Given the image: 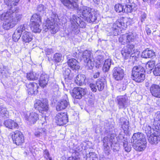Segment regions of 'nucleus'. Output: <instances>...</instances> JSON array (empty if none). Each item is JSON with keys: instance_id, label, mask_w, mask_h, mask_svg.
<instances>
[{"instance_id": "obj_33", "label": "nucleus", "mask_w": 160, "mask_h": 160, "mask_svg": "<svg viewBox=\"0 0 160 160\" xmlns=\"http://www.w3.org/2000/svg\"><path fill=\"white\" fill-rule=\"evenodd\" d=\"M86 78L84 75H78L75 79V82L78 85H82L84 83Z\"/></svg>"}, {"instance_id": "obj_42", "label": "nucleus", "mask_w": 160, "mask_h": 160, "mask_svg": "<svg viewBox=\"0 0 160 160\" xmlns=\"http://www.w3.org/2000/svg\"><path fill=\"white\" fill-rule=\"evenodd\" d=\"M103 142L104 146L106 147V148H105V150H108V149L109 148L108 145V142H110L109 141V138L108 137H105L103 140Z\"/></svg>"}, {"instance_id": "obj_30", "label": "nucleus", "mask_w": 160, "mask_h": 160, "mask_svg": "<svg viewBox=\"0 0 160 160\" xmlns=\"http://www.w3.org/2000/svg\"><path fill=\"white\" fill-rule=\"evenodd\" d=\"M7 12H10L12 15V21L15 25L20 21L22 18V16L21 14L12 12L10 11H8Z\"/></svg>"}, {"instance_id": "obj_18", "label": "nucleus", "mask_w": 160, "mask_h": 160, "mask_svg": "<svg viewBox=\"0 0 160 160\" xmlns=\"http://www.w3.org/2000/svg\"><path fill=\"white\" fill-rule=\"evenodd\" d=\"M69 106L68 98L67 96H65L64 98L61 99L58 102L56 106V109L58 111L61 110L65 109Z\"/></svg>"}, {"instance_id": "obj_46", "label": "nucleus", "mask_w": 160, "mask_h": 160, "mask_svg": "<svg viewBox=\"0 0 160 160\" xmlns=\"http://www.w3.org/2000/svg\"><path fill=\"white\" fill-rule=\"evenodd\" d=\"M46 8L42 4H39L37 7L38 12L43 13L45 10Z\"/></svg>"}, {"instance_id": "obj_48", "label": "nucleus", "mask_w": 160, "mask_h": 160, "mask_svg": "<svg viewBox=\"0 0 160 160\" xmlns=\"http://www.w3.org/2000/svg\"><path fill=\"white\" fill-rule=\"evenodd\" d=\"M123 42L125 43L130 42V35H129L126 34L123 36L122 37Z\"/></svg>"}, {"instance_id": "obj_22", "label": "nucleus", "mask_w": 160, "mask_h": 160, "mask_svg": "<svg viewBox=\"0 0 160 160\" xmlns=\"http://www.w3.org/2000/svg\"><path fill=\"white\" fill-rule=\"evenodd\" d=\"M146 140H142L140 142L132 144V147L136 151L142 152L144 151L146 147Z\"/></svg>"}, {"instance_id": "obj_5", "label": "nucleus", "mask_w": 160, "mask_h": 160, "mask_svg": "<svg viewBox=\"0 0 160 160\" xmlns=\"http://www.w3.org/2000/svg\"><path fill=\"white\" fill-rule=\"evenodd\" d=\"M82 58L84 62L86 63V68L88 69H92L95 65V62L91 52L89 50H85L83 52Z\"/></svg>"}, {"instance_id": "obj_53", "label": "nucleus", "mask_w": 160, "mask_h": 160, "mask_svg": "<svg viewBox=\"0 0 160 160\" xmlns=\"http://www.w3.org/2000/svg\"><path fill=\"white\" fill-rule=\"evenodd\" d=\"M20 0H11L10 2V4L9 6L13 5L14 6L17 5Z\"/></svg>"}, {"instance_id": "obj_9", "label": "nucleus", "mask_w": 160, "mask_h": 160, "mask_svg": "<svg viewBox=\"0 0 160 160\" xmlns=\"http://www.w3.org/2000/svg\"><path fill=\"white\" fill-rule=\"evenodd\" d=\"M106 84V82L105 79L102 78L98 79L96 84L91 83L89 86L92 91L95 92L97 90L96 87L99 91H102L104 89Z\"/></svg>"}, {"instance_id": "obj_43", "label": "nucleus", "mask_w": 160, "mask_h": 160, "mask_svg": "<svg viewBox=\"0 0 160 160\" xmlns=\"http://www.w3.org/2000/svg\"><path fill=\"white\" fill-rule=\"evenodd\" d=\"M21 34L18 33V32L15 30L12 35V39L13 41L15 42H18L21 37Z\"/></svg>"}, {"instance_id": "obj_27", "label": "nucleus", "mask_w": 160, "mask_h": 160, "mask_svg": "<svg viewBox=\"0 0 160 160\" xmlns=\"http://www.w3.org/2000/svg\"><path fill=\"white\" fill-rule=\"evenodd\" d=\"M78 1L74 0H67L64 5L69 9H77L78 7Z\"/></svg>"}, {"instance_id": "obj_13", "label": "nucleus", "mask_w": 160, "mask_h": 160, "mask_svg": "<svg viewBox=\"0 0 160 160\" xmlns=\"http://www.w3.org/2000/svg\"><path fill=\"white\" fill-rule=\"evenodd\" d=\"M56 123L59 126L65 124L68 122V118L65 113H58L55 117Z\"/></svg>"}, {"instance_id": "obj_64", "label": "nucleus", "mask_w": 160, "mask_h": 160, "mask_svg": "<svg viewBox=\"0 0 160 160\" xmlns=\"http://www.w3.org/2000/svg\"><path fill=\"white\" fill-rule=\"evenodd\" d=\"M145 86L146 87H148L149 86V83L148 82H146L145 83Z\"/></svg>"}, {"instance_id": "obj_52", "label": "nucleus", "mask_w": 160, "mask_h": 160, "mask_svg": "<svg viewBox=\"0 0 160 160\" xmlns=\"http://www.w3.org/2000/svg\"><path fill=\"white\" fill-rule=\"evenodd\" d=\"M137 9V5L134 3L131 4V12L133 11H135Z\"/></svg>"}, {"instance_id": "obj_17", "label": "nucleus", "mask_w": 160, "mask_h": 160, "mask_svg": "<svg viewBox=\"0 0 160 160\" xmlns=\"http://www.w3.org/2000/svg\"><path fill=\"white\" fill-rule=\"evenodd\" d=\"M25 120L28 121L29 124H34L38 119V115L35 112H28L25 115Z\"/></svg>"}, {"instance_id": "obj_10", "label": "nucleus", "mask_w": 160, "mask_h": 160, "mask_svg": "<svg viewBox=\"0 0 160 160\" xmlns=\"http://www.w3.org/2000/svg\"><path fill=\"white\" fill-rule=\"evenodd\" d=\"M154 132L148 137V141L152 144H157L160 141V130L152 127Z\"/></svg>"}, {"instance_id": "obj_31", "label": "nucleus", "mask_w": 160, "mask_h": 160, "mask_svg": "<svg viewBox=\"0 0 160 160\" xmlns=\"http://www.w3.org/2000/svg\"><path fill=\"white\" fill-rule=\"evenodd\" d=\"M22 34V39L23 42L29 43L32 40V36L30 32L26 31Z\"/></svg>"}, {"instance_id": "obj_16", "label": "nucleus", "mask_w": 160, "mask_h": 160, "mask_svg": "<svg viewBox=\"0 0 160 160\" xmlns=\"http://www.w3.org/2000/svg\"><path fill=\"white\" fill-rule=\"evenodd\" d=\"M113 77L117 81L121 80L124 77V71L120 67L114 68L112 71Z\"/></svg>"}, {"instance_id": "obj_8", "label": "nucleus", "mask_w": 160, "mask_h": 160, "mask_svg": "<svg viewBox=\"0 0 160 160\" xmlns=\"http://www.w3.org/2000/svg\"><path fill=\"white\" fill-rule=\"evenodd\" d=\"M43 28L46 31L48 30L51 31L52 34L55 33L58 31V28L57 24L54 22L53 19L50 20L47 19L45 23H43Z\"/></svg>"}, {"instance_id": "obj_44", "label": "nucleus", "mask_w": 160, "mask_h": 160, "mask_svg": "<svg viewBox=\"0 0 160 160\" xmlns=\"http://www.w3.org/2000/svg\"><path fill=\"white\" fill-rule=\"evenodd\" d=\"M62 55L60 53H56L54 55L53 60L56 62H59L62 59Z\"/></svg>"}, {"instance_id": "obj_25", "label": "nucleus", "mask_w": 160, "mask_h": 160, "mask_svg": "<svg viewBox=\"0 0 160 160\" xmlns=\"http://www.w3.org/2000/svg\"><path fill=\"white\" fill-rule=\"evenodd\" d=\"M49 78L48 75L47 74H41L39 81L40 86L42 88L46 86L48 81Z\"/></svg>"}, {"instance_id": "obj_3", "label": "nucleus", "mask_w": 160, "mask_h": 160, "mask_svg": "<svg viewBox=\"0 0 160 160\" xmlns=\"http://www.w3.org/2000/svg\"><path fill=\"white\" fill-rule=\"evenodd\" d=\"M81 12L80 17L88 22H94L97 20V13L95 12L92 11L91 9L89 7L83 8Z\"/></svg>"}, {"instance_id": "obj_49", "label": "nucleus", "mask_w": 160, "mask_h": 160, "mask_svg": "<svg viewBox=\"0 0 160 160\" xmlns=\"http://www.w3.org/2000/svg\"><path fill=\"white\" fill-rule=\"evenodd\" d=\"M43 155L44 158L46 159H48L49 158V154L48 150L46 149L44 151Z\"/></svg>"}, {"instance_id": "obj_20", "label": "nucleus", "mask_w": 160, "mask_h": 160, "mask_svg": "<svg viewBox=\"0 0 160 160\" xmlns=\"http://www.w3.org/2000/svg\"><path fill=\"white\" fill-rule=\"evenodd\" d=\"M152 95L157 98H160V86L156 84H152L150 87Z\"/></svg>"}, {"instance_id": "obj_38", "label": "nucleus", "mask_w": 160, "mask_h": 160, "mask_svg": "<svg viewBox=\"0 0 160 160\" xmlns=\"http://www.w3.org/2000/svg\"><path fill=\"white\" fill-rule=\"evenodd\" d=\"M38 76V74L34 72H30L27 73V78L28 80H34L37 79Z\"/></svg>"}, {"instance_id": "obj_23", "label": "nucleus", "mask_w": 160, "mask_h": 160, "mask_svg": "<svg viewBox=\"0 0 160 160\" xmlns=\"http://www.w3.org/2000/svg\"><path fill=\"white\" fill-rule=\"evenodd\" d=\"M134 46L131 44V60L133 63L138 61L139 56V52L136 49H133Z\"/></svg>"}, {"instance_id": "obj_62", "label": "nucleus", "mask_w": 160, "mask_h": 160, "mask_svg": "<svg viewBox=\"0 0 160 160\" xmlns=\"http://www.w3.org/2000/svg\"><path fill=\"white\" fill-rule=\"evenodd\" d=\"M61 2L63 3V5L66 2L67 0H60Z\"/></svg>"}, {"instance_id": "obj_19", "label": "nucleus", "mask_w": 160, "mask_h": 160, "mask_svg": "<svg viewBox=\"0 0 160 160\" xmlns=\"http://www.w3.org/2000/svg\"><path fill=\"white\" fill-rule=\"evenodd\" d=\"M146 140L144 135L142 133L138 132L133 134L131 139V142L132 144H133Z\"/></svg>"}, {"instance_id": "obj_63", "label": "nucleus", "mask_w": 160, "mask_h": 160, "mask_svg": "<svg viewBox=\"0 0 160 160\" xmlns=\"http://www.w3.org/2000/svg\"><path fill=\"white\" fill-rule=\"evenodd\" d=\"M114 138L113 137H112V136H111V137H110V139H109V141H110V142H112V139H113Z\"/></svg>"}, {"instance_id": "obj_7", "label": "nucleus", "mask_w": 160, "mask_h": 160, "mask_svg": "<svg viewBox=\"0 0 160 160\" xmlns=\"http://www.w3.org/2000/svg\"><path fill=\"white\" fill-rule=\"evenodd\" d=\"M31 28L35 32H40L41 29L40 27L39 22H41V17L37 14H33L31 19Z\"/></svg>"}, {"instance_id": "obj_37", "label": "nucleus", "mask_w": 160, "mask_h": 160, "mask_svg": "<svg viewBox=\"0 0 160 160\" xmlns=\"http://www.w3.org/2000/svg\"><path fill=\"white\" fill-rule=\"evenodd\" d=\"M111 63V60L110 59H106L104 62L102 67V70L103 72H107L109 70Z\"/></svg>"}, {"instance_id": "obj_39", "label": "nucleus", "mask_w": 160, "mask_h": 160, "mask_svg": "<svg viewBox=\"0 0 160 160\" xmlns=\"http://www.w3.org/2000/svg\"><path fill=\"white\" fill-rule=\"evenodd\" d=\"M28 25L26 24H22L19 26L16 30L17 32L21 34L22 33L28 30Z\"/></svg>"}, {"instance_id": "obj_1", "label": "nucleus", "mask_w": 160, "mask_h": 160, "mask_svg": "<svg viewBox=\"0 0 160 160\" xmlns=\"http://www.w3.org/2000/svg\"><path fill=\"white\" fill-rule=\"evenodd\" d=\"M127 27V24L122 22L121 20L116 21L112 27L106 28L107 34L108 36H117L121 33L122 29H125Z\"/></svg>"}, {"instance_id": "obj_55", "label": "nucleus", "mask_w": 160, "mask_h": 160, "mask_svg": "<svg viewBox=\"0 0 160 160\" xmlns=\"http://www.w3.org/2000/svg\"><path fill=\"white\" fill-rule=\"evenodd\" d=\"M45 51L47 53V54H49L53 52L52 49L51 48H46L45 49Z\"/></svg>"}, {"instance_id": "obj_58", "label": "nucleus", "mask_w": 160, "mask_h": 160, "mask_svg": "<svg viewBox=\"0 0 160 160\" xmlns=\"http://www.w3.org/2000/svg\"><path fill=\"white\" fill-rule=\"evenodd\" d=\"M99 75L100 72H97L94 75L93 77L94 78H97L99 77Z\"/></svg>"}, {"instance_id": "obj_47", "label": "nucleus", "mask_w": 160, "mask_h": 160, "mask_svg": "<svg viewBox=\"0 0 160 160\" xmlns=\"http://www.w3.org/2000/svg\"><path fill=\"white\" fill-rule=\"evenodd\" d=\"M45 134V131L42 129H40L39 131H36L34 132V135L36 137H38L41 136L42 134Z\"/></svg>"}, {"instance_id": "obj_56", "label": "nucleus", "mask_w": 160, "mask_h": 160, "mask_svg": "<svg viewBox=\"0 0 160 160\" xmlns=\"http://www.w3.org/2000/svg\"><path fill=\"white\" fill-rule=\"evenodd\" d=\"M137 37V35L135 33L132 32V34H131V41L132 39H134Z\"/></svg>"}, {"instance_id": "obj_29", "label": "nucleus", "mask_w": 160, "mask_h": 160, "mask_svg": "<svg viewBox=\"0 0 160 160\" xmlns=\"http://www.w3.org/2000/svg\"><path fill=\"white\" fill-rule=\"evenodd\" d=\"M155 57V52L151 50L146 49L143 51L141 55V57L145 58H153Z\"/></svg>"}, {"instance_id": "obj_34", "label": "nucleus", "mask_w": 160, "mask_h": 160, "mask_svg": "<svg viewBox=\"0 0 160 160\" xmlns=\"http://www.w3.org/2000/svg\"><path fill=\"white\" fill-rule=\"evenodd\" d=\"M122 54L125 59L129 58L130 56V45L128 44L125 47L122 51Z\"/></svg>"}, {"instance_id": "obj_54", "label": "nucleus", "mask_w": 160, "mask_h": 160, "mask_svg": "<svg viewBox=\"0 0 160 160\" xmlns=\"http://www.w3.org/2000/svg\"><path fill=\"white\" fill-rule=\"evenodd\" d=\"M145 30L147 32V34L148 35H150L151 33V30L150 29V28H149L148 26H147L145 28Z\"/></svg>"}, {"instance_id": "obj_61", "label": "nucleus", "mask_w": 160, "mask_h": 160, "mask_svg": "<svg viewBox=\"0 0 160 160\" xmlns=\"http://www.w3.org/2000/svg\"><path fill=\"white\" fill-rule=\"evenodd\" d=\"M46 118H47V117H42L41 119V121L43 122V123L46 122Z\"/></svg>"}, {"instance_id": "obj_24", "label": "nucleus", "mask_w": 160, "mask_h": 160, "mask_svg": "<svg viewBox=\"0 0 160 160\" xmlns=\"http://www.w3.org/2000/svg\"><path fill=\"white\" fill-rule=\"evenodd\" d=\"M68 66L72 70H78L80 68L78 61L75 59L71 58L69 59L68 61Z\"/></svg>"}, {"instance_id": "obj_14", "label": "nucleus", "mask_w": 160, "mask_h": 160, "mask_svg": "<svg viewBox=\"0 0 160 160\" xmlns=\"http://www.w3.org/2000/svg\"><path fill=\"white\" fill-rule=\"evenodd\" d=\"M34 107L36 109L40 111H47L49 109L48 104L46 100L42 102L40 100H38L34 105Z\"/></svg>"}, {"instance_id": "obj_59", "label": "nucleus", "mask_w": 160, "mask_h": 160, "mask_svg": "<svg viewBox=\"0 0 160 160\" xmlns=\"http://www.w3.org/2000/svg\"><path fill=\"white\" fill-rule=\"evenodd\" d=\"M4 2L7 5L9 6L10 4V2L11 0H3Z\"/></svg>"}, {"instance_id": "obj_50", "label": "nucleus", "mask_w": 160, "mask_h": 160, "mask_svg": "<svg viewBox=\"0 0 160 160\" xmlns=\"http://www.w3.org/2000/svg\"><path fill=\"white\" fill-rule=\"evenodd\" d=\"M90 154V158L92 159L91 160H98V157L97 156V155L93 152H91Z\"/></svg>"}, {"instance_id": "obj_4", "label": "nucleus", "mask_w": 160, "mask_h": 160, "mask_svg": "<svg viewBox=\"0 0 160 160\" xmlns=\"http://www.w3.org/2000/svg\"><path fill=\"white\" fill-rule=\"evenodd\" d=\"M143 70L141 67H134L132 69L131 78L136 82H142L145 78V75L143 73Z\"/></svg>"}, {"instance_id": "obj_32", "label": "nucleus", "mask_w": 160, "mask_h": 160, "mask_svg": "<svg viewBox=\"0 0 160 160\" xmlns=\"http://www.w3.org/2000/svg\"><path fill=\"white\" fill-rule=\"evenodd\" d=\"M153 125L155 129H160V112L155 113Z\"/></svg>"}, {"instance_id": "obj_15", "label": "nucleus", "mask_w": 160, "mask_h": 160, "mask_svg": "<svg viewBox=\"0 0 160 160\" xmlns=\"http://www.w3.org/2000/svg\"><path fill=\"white\" fill-rule=\"evenodd\" d=\"M126 2L127 3L125 6V8H124V6L120 4H116L114 8L115 11L117 12L120 13L122 12H125L128 14L130 12V0H126Z\"/></svg>"}, {"instance_id": "obj_6", "label": "nucleus", "mask_w": 160, "mask_h": 160, "mask_svg": "<svg viewBox=\"0 0 160 160\" xmlns=\"http://www.w3.org/2000/svg\"><path fill=\"white\" fill-rule=\"evenodd\" d=\"M12 16L10 12H4L0 15V19L4 21L3 24V28L5 30H8L15 26L12 21Z\"/></svg>"}, {"instance_id": "obj_11", "label": "nucleus", "mask_w": 160, "mask_h": 160, "mask_svg": "<svg viewBox=\"0 0 160 160\" xmlns=\"http://www.w3.org/2000/svg\"><path fill=\"white\" fill-rule=\"evenodd\" d=\"M12 138L14 143L17 145H21L24 142L22 134L18 130L12 133Z\"/></svg>"}, {"instance_id": "obj_40", "label": "nucleus", "mask_w": 160, "mask_h": 160, "mask_svg": "<svg viewBox=\"0 0 160 160\" xmlns=\"http://www.w3.org/2000/svg\"><path fill=\"white\" fill-rule=\"evenodd\" d=\"M153 74L156 76H160V63L156 64L153 71Z\"/></svg>"}, {"instance_id": "obj_57", "label": "nucleus", "mask_w": 160, "mask_h": 160, "mask_svg": "<svg viewBox=\"0 0 160 160\" xmlns=\"http://www.w3.org/2000/svg\"><path fill=\"white\" fill-rule=\"evenodd\" d=\"M68 160H79V159L75 157H71L68 158Z\"/></svg>"}, {"instance_id": "obj_41", "label": "nucleus", "mask_w": 160, "mask_h": 160, "mask_svg": "<svg viewBox=\"0 0 160 160\" xmlns=\"http://www.w3.org/2000/svg\"><path fill=\"white\" fill-rule=\"evenodd\" d=\"M155 62L154 61L150 60L147 62L146 66L147 69L151 70L155 67Z\"/></svg>"}, {"instance_id": "obj_26", "label": "nucleus", "mask_w": 160, "mask_h": 160, "mask_svg": "<svg viewBox=\"0 0 160 160\" xmlns=\"http://www.w3.org/2000/svg\"><path fill=\"white\" fill-rule=\"evenodd\" d=\"M127 98L126 96H120L118 97L117 101L119 108H125L127 105Z\"/></svg>"}, {"instance_id": "obj_60", "label": "nucleus", "mask_w": 160, "mask_h": 160, "mask_svg": "<svg viewBox=\"0 0 160 160\" xmlns=\"http://www.w3.org/2000/svg\"><path fill=\"white\" fill-rule=\"evenodd\" d=\"M124 147L125 148V151L127 152H129L130 151V149L128 148V147H127L126 146L125 147V144H124Z\"/></svg>"}, {"instance_id": "obj_35", "label": "nucleus", "mask_w": 160, "mask_h": 160, "mask_svg": "<svg viewBox=\"0 0 160 160\" xmlns=\"http://www.w3.org/2000/svg\"><path fill=\"white\" fill-rule=\"evenodd\" d=\"M71 70L68 67L63 69L62 73L65 79H67L71 80L72 78L73 75L71 73Z\"/></svg>"}, {"instance_id": "obj_36", "label": "nucleus", "mask_w": 160, "mask_h": 160, "mask_svg": "<svg viewBox=\"0 0 160 160\" xmlns=\"http://www.w3.org/2000/svg\"><path fill=\"white\" fill-rule=\"evenodd\" d=\"M0 116L4 119L8 118L9 112L5 107L0 106Z\"/></svg>"}, {"instance_id": "obj_45", "label": "nucleus", "mask_w": 160, "mask_h": 160, "mask_svg": "<svg viewBox=\"0 0 160 160\" xmlns=\"http://www.w3.org/2000/svg\"><path fill=\"white\" fill-rule=\"evenodd\" d=\"M152 128L149 125H146L145 128V132L147 135V137L152 135Z\"/></svg>"}, {"instance_id": "obj_12", "label": "nucleus", "mask_w": 160, "mask_h": 160, "mask_svg": "<svg viewBox=\"0 0 160 160\" xmlns=\"http://www.w3.org/2000/svg\"><path fill=\"white\" fill-rule=\"evenodd\" d=\"M87 89L80 87L74 88L72 90L71 94L73 98L80 99L82 96L86 94Z\"/></svg>"}, {"instance_id": "obj_2", "label": "nucleus", "mask_w": 160, "mask_h": 160, "mask_svg": "<svg viewBox=\"0 0 160 160\" xmlns=\"http://www.w3.org/2000/svg\"><path fill=\"white\" fill-rule=\"evenodd\" d=\"M70 21L71 24L70 28L71 33L73 34H77L80 32L78 26L81 28H84L86 25V23L76 15H73L70 18Z\"/></svg>"}, {"instance_id": "obj_51", "label": "nucleus", "mask_w": 160, "mask_h": 160, "mask_svg": "<svg viewBox=\"0 0 160 160\" xmlns=\"http://www.w3.org/2000/svg\"><path fill=\"white\" fill-rule=\"evenodd\" d=\"M147 17V14L144 12H142V13L140 17V20L141 22H143L145 21Z\"/></svg>"}, {"instance_id": "obj_21", "label": "nucleus", "mask_w": 160, "mask_h": 160, "mask_svg": "<svg viewBox=\"0 0 160 160\" xmlns=\"http://www.w3.org/2000/svg\"><path fill=\"white\" fill-rule=\"evenodd\" d=\"M26 87L28 88V93L29 94L35 95L37 94L38 85L36 83L34 82H30L26 84Z\"/></svg>"}, {"instance_id": "obj_28", "label": "nucleus", "mask_w": 160, "mask_h": 160, "mask_svg": "<svg viewBox=\"0 0 160 160\" xmlns=\"http://www.w3.org/2000/svg\"><path fill=\"white\" fill-rule=\"evenodd\" d=\"M4 124L7 128L10 129L17 128L18 127V124L10 119L5 121Z\"/></svg>"}]
</instances>
